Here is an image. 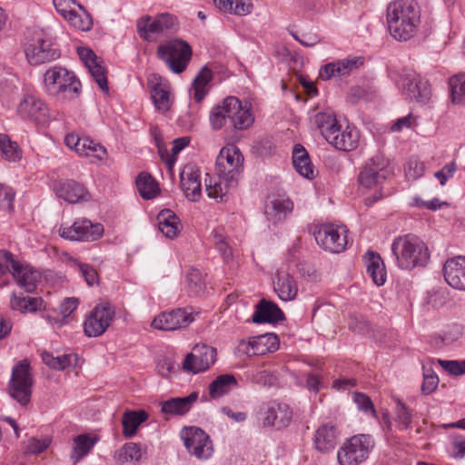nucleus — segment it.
<instances>
[{"mask_svg": "<svg viewBox=\"0 0 465 465\" xmlns=\"http://www.w3.org/2000/svg\"><path fill=\"white\" fill-rule=\"evenodd\" d=\"M244 158L240 149L234 144L224 146L216 159L215 173L217 180L213 183L205 179L208 197L216 201H225L229 191L235 187L243 170Z\"/></svg>", "mask_w": 465, "mask_h": 465, "instance_id": "obj_1", "label": "nucleus"}, {"mask_svg": "<svg viewBox=\"0 0 465 465\" xmlns=\"http://www.w3.org/2000/svg\"><path fill=\"white\" fill-rule=\"evenodd\" d=\"M386 23L390 35L405 42L414 37L421 23V9L416 0H394L387 5Z\"/></svg>", "mask_w": 465, "mask_h": 465, "instance_id": "obj_2", "label": "nucleus"}, {"mask_svg": "<svg viewBox=\"0 0 465 465\" xmlns=\"http://www.w3.org/2000/svg\"><path fill=\"white\" fill-rule=\"evenodd\" d=\"M391 252L398 267L402 270L423 267L430 259L427 246L413 234L395 238L391 243Z\"/></svg>", "mask_w": 465, "mask_h": 465, "instance_id": "obj_3", "label": "nucleus"}, {"mask_svg": "<svg viewBox=\"0 0 465 465\" xmlns=\"http://www.w3.org/2000/svg\"><path fill=\"white\" fill-rule=\"evenodd\" d=\"M80 87L81 83L74 73L64 67H50L44 74V90L57 99L75 98Z\"/></svg>", "mask_w": 465, "mask_h": 465, "instance_id": "obj_4", "label": "nucleus"}, {"mask_svg": "<svg viewBox=\"0 0 465 465\" xmlns=\"http://www.w3.org/2000/svg\"><path fill=\"white\" fill-rule=\"evenodd\" d=\"M375 447L372 436L357 434L346 440L340 447L337 459L340 465H360L366 461Z\"/></svg>", "mask_w": 465, "mask_h": 465, "instance_id": "obj_5", "label": "nucleus"}, {"mask_svg": "<svg viewBox=\"0 0 465 465\" xmlns=\"http://www.w3.org/2000/svg\"><path fill=\"white\" fill-rule=\"evenodd\" d=\"M395 82L402 96L407 100L427 104L431 98L429 82L421 79L411 70H403Z\"/></svg>", "mask_w": 465, "mask_h": 465, "instance_id": "obj_6", "label": "nucleus"}, {"mask_svg": "<svg viewBox=\"0 0 465 465\" xmlns=\"http://www.w3.org/2000/svg\"><path fill=\"white\" fill-rule=\"evenodd\" d=\"M33 377L30 364L26 360L17 362L12 370L9 381V393L21 405H26L32 396Z\"/></svg>", "mask_w": 465, "mask_h": 465, "instance_id": "obj_7", "label": "nucleus"}, {"mask_svg": "<svg viewBox=\"0 0 465 465\" xmlns=\"http://www.w3.org/2000/svg\"><path fill=\"white\" fill-rule=\"evenodd\" d=\"M158 56L175 74L183 72L192 56L190 45L183 40L170 41L157 50Z\"/></svg>", "mask_w": 465, "mask_h": 465, "instance_id": "obj_8", "label": "nucleus"}, {"mask_svg": "<svg viewBox=\"0 0 465 465\" xmlns=\"http://www.w3.org/2000/svg\"><path fill=\"white\" fill-rule=\"evenodd\" d=\"M389 160L382 154H376L363 165L358 182L361 187L371 189L380 186L391 174Z\"/></svg>", "mask_w": 465, "mask_h": 465, "instance_id": "obj_9", "label": "nucleus"}, {"mask_svg": "<svg viewBox=\"0 0 465 465\" xmlns=\"http://www.w3.org/2000/svg\"><path fill=\"white\" fill-rule=\"evenodd\" d=\"M181 439L188 452L198 460H207L213 453V445L210 436L198 427L183 428Z\"/></svg>", "mask_w": 465, "mask_h": 465, "instance_id": "obj_10", "label": "nucleus"}, {"mask_svg": "<svg viewBox=\"0 0 465 465\" xmlns=\"http://www.w3.org/2000/svg\"><path fill=\"white\" fill-rule=\"evenodd\" d=\"M347 233L348 230L344 225L327 223L321 225L314 232V238L322 249L340 253L347 247Z\"/></svg>", "mask_w": 465, "mask_h": 465, "instance_id": "obj_11", "label": "nucleus"}, {"mask_svg": "<svg viewBox=\"0 0 465 465\" xmlns=\"http://www.w3.org/2000/svg\"><path fill=\"white\" fill-rule=\"evenodd\" d=\"M104 226L90 220L83 218L77 219L73 224H62L58 230L61 237L70 241H86L93 242L102 236Z\"/></svg>", "mask_w": 465, "mask_h": 465, "instance_id": "obj_12", "label": "nucleus"}, {"mask_svg": "<svg viewBox=\"0 0 465 465\" xmlns=\"http://www.w3.org/2000/svg\"><path fill=\"white\" fill-rule=\"evenodd\" d=\"M115 315V310L108 302L97 304L86 317L84 322V331L88 337L103 335L111 325Z\"/></svg>", "mask_w": 465, "mask_h": 465, "instance_id": "obj_13", "label": "nucleus"}, {"mask_svg": "<svg viewBox=\"0 0 465 465\" xmlns=\"http://www.w3.org/2000/svg\"><path fill=\"white\" fill-rule=\"evenodd\" d=\"M27 61L32 65H39L57 60L61 53L50 37L39 36L25 49Z\"/></svg>", "mask_w": 465, "mask_h": 465, "instance_id": "obj_14", "label": "nucleus"}, {"mask_svg": "<svg viewBox=\"0 0 465 465\" xmlns=\"http://www.w3.org/2000/svg\"><path fill=\"white\" fill-rule=\"evenodd\" d=\"M216 360V350L206 344H196L185 356L183 369L193 374L205 371Z\"/></svg>", "mask_w": 465, "mask_h": 465, "instance_id": "obj_15", "label": "nucleus"}, {"mask_svg": "<svg viewBox=\"0 0 465 465\" xmlns=\"http://www.w3.org/2000/svg\"><path fill=\"white\" fill-rule=\"evenodd\" d=\"M279 349V339L274 333H265L250 338L247 341H241L238 345L239 351L248 355H264L274 352Z\"/></svg>", "mask_w": 465, "mask_h": 465, "instance_id": "obj_16", "label": "nucleus"}, {"mask_svg": "<svg viewBox=\"0 0 465 465\" xmlns=\"http://www.w3.org/2000/svg\"><path fill=\"white\" fill-rule=\"evenodd\" d=\"M227 104V117L232 126L236 130H246L254 122L251 104L245 102L242 104L237 97L229 96Z\"/></svg>", "mask_w": 465, "mask_h": 465, "instance_id": "obj_17", "label": "nucleus"}, {"mask_svg": "<svg viewBox=\"0 0 465 465\" xmlns=\"http://www.w3.org/2000/svg\"><path fill=\"white\" fill-rule=\"evenodd\" d=\"M193 321V317L191 312L178 308L159 314L153 319L152 326L161 331H174L187 327Z\"/></svg>", "mask_w": 465, "mask_h": 465, "instance_id": "obj_18", "label": "nucleus"}, {"mask_svg": "<svg viewBox=\"0 0 465 465\" xmlns=\"http://www.w3.org/2000/svg\"><path fill=\"white\" fill-rule=\"evenodd\" d=\"M77 54L98 86L104 92H108L106 70L103 64V60L89 47H78Z\"/></svg>", "mask_w": 465, "mask_h": 465, "instance_id": "obj_19", "label": "nucleus"}, {"mask_svg": "<svg viewBox=\"0 0 465 465\" xmlns=\"http://www.w3.org/2000/svg\"><path fill=\"white\" fill-rule=\"evenodd\" d=\"M17 114L21 118L38 124L45 123L49 117V110L39 98L26 94L17 106Z\"/></svg>", "mask_w": 465, "mask_h": 465, "instance_id": "obj_20", "label": "nucleus"}, {"mask_svg": "<svg viewBox=\"0 0 465 465\" xmlns=\"http://www.w3.org/2000/svg\"><path fill=\"white\" fill-rule=\"evenodd\" d=\"M363 64L361 57H350L331 62L321 67L319 76L327 81L334 77L347 76Z\"/></svg>", "mask_w": 465, "mask_h": 465, "instance_id": "obj_21", "label": "nucleus"}, {"mask_svg": "<svg viewBox=\"0 0 465 465\" xmlns=\"http://www.w3.org/2000/svg\"><path fill=\"white\" fill-rule=\"evenodd\" d=\"M181 188L191 202H197L202 196L200 171L193 163H187L180 173Z\"/></svg>", "mask_w": 465, "mask_h": 465, "instance_id": "obj_22", "label": "nucleus"}, {"mask_svg": "<svg viewBox=\"0 0 465 465\" xmlns=\"http://www.w3.org/2000/svg\"><path fill=\"white\" fill-rule=\"evenodd\" d=\"M443 275L450 286L465 291V256L447 260L443 266Z\"/></svg>", "mask_w": 465, "mask_h": 465, "instance_id": "obj_23", "label": "nucleus"}, {"mask_svg": "<svg viewBox=\"0 0 465 465\" xmlns=\"http://www.w3.org/2000/svg\"><path fill=\"white\" fill-rule=\"evenodd\" d=\"M359 138L357 130L350 126L341 130L338 124L332 133L327 134L326 141L338 150L349 152L357 148Z\"/></svg>", "mask_w": 465, "mask_h": 465, "instance_id": "obj_24", "label": "nucleus"}, {"mask_svg": "<svg viewBox=\"0 0 465 465\" xmlns=\"http://www.w3.org/2000/svg\"><path fill=\"white\" fill-rule=\"evenodd\" d=\"M151 96L157 110L166 112L171 106L170 84L157 74H152L148 79Z\"/></svg>", "mask_w": 465, "mask_h": 465, "instance_id": "obj_25", "label": "nucleus"}, {"mask_svg": "<svg viewBox=\"0 0 465 465\" xmlns=\"http://www.w3.org/2000/svg\"><path fill=\"white\" fill-rule=\"evenodd\" d=\"M198 399V393L193 391L186 397L171 398L161 401V412L168 416H183L189 412Z\"/></svg>", "mask_w": 465, "mask_h": 465, "instance_id": "obj_26", "label": "nucleus"}, {"mask_svg": "<svg viewBox=\"0 0 465 465\" xmlns=\"http://www.w3.org/2000/svg\"><path fill=\"white\" fill-rule=\"evenodd\" d=\"M292 208V202L285 195L272 196L265 203L264 213L268 220L276 223L284 219Z\"/></svg>", "mask_w": 465, "mask_h": 465, "instance_id": "obj_27", "label": "nucleus"}, {"mask_svg": "<svg viewBox=\"0 0 465 465\" xmlns=\"http://www.w3.org/2000/svg\"><path fill=\"white\" fill-rule=\"evenodd\" d=\"M292 418V411L288 405L274 402L268 407L263 423L282 429L290 424Z\"/></svg>", "mask_w": 465, "mask_h": 465, "instance_id": "obj_28", "label": "nucleus"}, {"mask_svg": "<svg viewBox=\"0 0 465 465\" xmlns=\"http://www.w3.org/2000/svg\"><path fill=\"white\" fill-rule=\"evenodd\" d=\"M284 319L282 311L272 302L262 299L252 315L254 323H273Z\"/></svg>", "mask_w": 465, "mask_h": 465, "instance_id": "obj_29", "label": "nucleus"}, {"mask_svg": "<svg viewBox=\"0 0 465 465\" xmlns=\"http://www.w3.org/2000/svg\"><path fill=\"white\" fill-rule=\"evenodd\" d=\"M12 275L16 280L17 284L27 292H34L40 280V273L37 271L29 266H24L18 262L13 263Z\"/></svg>", "mask_w": 465, "mask_h": 465, "instance_id": "obj_30", "label": "nucleus"}, {"mask_svg": "<svg viewBox=\"0 0 465 465\" xmlns=\"http://www.w3.org/2000/svg\"><path fill=\"white\" fill-rule=\"evenodd\" d=\"M338 441V431L335 426L323 424L318 428L314 435L315 448L321 452H329L335 448Z\"/></svg>", "mask_w": 465, "mask_h": 465, "instance_id": "obj_31", "label": "nucleus"}, {"mask_svg": "<svg viewBox=\"0 0 465 465\" xmlns=\"http://www.w3.org/2000/svg\"><path fill=\"white\" fill-rule=\"evenodd\" d=\"M366 270L369 276L372 279L373 282L381 286L386 282V269L384 262L380 254L368 251L364 256Z\"/></svg>", "mask_w": 465, "mask_h": 465, "instance_id": "obj_32", "label": "nucleus"}, {"mask_svg": "<svg viewBox=\"0 0 465 465\" xmlns=\"http://www.w3.org/2000/svg\"><path fill=\"white\" fill-rule=\"evenodd\" d=\"M213 79V72L207 66H203L194 77L191 96L195 102L201 103L210 91V83Z\"/></svg>", "mask_w": 465, "mask_h": 465, "instance_id": "obj_33", "label": "nucleus"}, {"mask_svg": "<svg viewBox=\"0 0 465 465\" xmlns=\"http://www.w3.org/2000/svg\"><path fill=\"white\" fill-rule=\"evenodd\" d=\"M274 291L284 302L292 301L298 294V286L294 278L287 272H278L274 282Z\"/></svg>", "mask_w": 465, "mask_h": 465, "instance_id": "obj_34", "label": "nucleus"}, {"mask_svg": "<svg viewBox=\"0 0 465 465\" xmlns=\"http://www.w3.org/2000/svg\"><path fill=\"white\" fill-rule=\"evenodd\" d=\"M292 163L302 176L312 179L314 176L313 165L306 149L302 144H295L292 150Z\"/></svg>", "mask_w": 465, "mask_h": 465, "instance_id": "obj_35", "label": "nucleus"}, {"mask_svg": "<svg viewBox=\"0 0 465 465\" xmlns=\"http://www.w3.org/2000/svg\"><path fill=\"white\" fill-rule=\"evenodd\" d=\"M158 227L163 234L170 239L179 233V218L170 209L163 210L157 215Z\"/></svg>", "mask_w": 465, "mask_h": 465, "instance_id": "obj_36", "label": "nucleus"}, {"mask_svg": "<svg viewBox=\"0 0 465 465\" xmlns=\"http://www.w3.org/2000/svg\"><path fill=\"white\" fill-rule=\"evenodd\" d=\"M87 194L86 188L75 181H67L62 183L57 190V195L71 203L84 199Z\"/></svg>", "mask_w": 465, "mask_h": 465, "instance_id": "obj_37", "label": "nucleus"}, {"mask_svg": "<svg viewBox=\"0 0 465 465\" xmlns=\"http://www.w3.org/2000/svg\"><path fill=\"white\" fill-rule=\"evenodd\" d=\"M10 307L13 311L22 313L35 312L45 309L44 301L41 297H24L15 293L11 298Z\"/></svg>", "mask_w": 465, "mask_h": 465, "instance_id": "obj_38", "label": "nucleus"}, {"mask_svg": "<svg viewBox=\"0 0 465 465\" xmlns=\"http://www.w3.org/2000/svg\"><path fill=\"white\" fill-rule=\"evenodd\" d=\"M97 440L89 434H80L74 438V446L70 455L74 463L79 462L94 447Z\"/></svg>", "mask_w": 465, "mask_h": 465, "instance_id": "obj_39", "label": "nucleus"}, {"mask_svg": "<svg viewBox=\"0 0 465 465\" xmlns=\"http://www.w3.org/2000/svg\"><path fill=\"white\" fill-rule=\"evenodd\" d=\"M237 386V381L232 374H222L209 385V394L212 399L220 398L229 393Z\"/></svg>", "mask_w": 465, "mask_h": 465, "instance_id": "obj_40", "label": "nucleus"}, {"mask_svg": "<svg viewBox=\"0 0 465 465\" xmlns=\"http://www.w3.org/2000/svg\"><path fill=\"white\" fill-rule=\"evenodd\" d=\"M148 414L144 411H127L124 413L122 419L123 434L125 438L133 437L140 424L147 420Z\"/></svg>", "mask_w": 465, "mask_h": 465, "instance_id": "obj_41", "label": "nucleus"}, {"mask_svg": "<svg viewBox=\"0 0 465 465\" xmlns=\"http://www.w3.org/2000/svg\"><path fill=\"white\" fill-rule=\"evenodd\" d=\"M79 301L76 298H66L59 307L57 316L46 315V321L53 326L61 327L68 322L69 316L77 309Z\"/></svg>", "mask_w": 465, "mask_h": 465, "instance_id": "obj_42", "label": "nucleus"}, {"mask_svg": "<svg viewBox=\"0 0 465 465\" xmlns=\"http://www.w3.org/2000/svg\"><path fill=\"white\" fill-rule=\"evenodd\" d=\"M146 454V448L139 443H125L119 450L117 460L121 463L140 462Z\"/></svg>", "mask_w": 465, "mask_h": 465, "instance_id": "obj_43", "label": "nucleus"}, {"mask_svg": "<svg viewBox=\"0 0 465 465\" xmlns=\"http://www.w3.org/2000/svg\"><path fill=\"white\" fill-rule=\"evenodd\" d=\"M216 7L223 13L246 15L252 10L251 0H213Z\"/></svg>", "mask_w": 465, "mask_h": 465, "instance_id": "obj_44", "label": "nucleus"}, {"mask_svg": "<svg viewBox=\"0 0 465 465\" xmlns=\"http://www.w3.org/2000/svg\"><path fill=\"white\" fill-rule=\"evenodd\" d=\"M311 122L326 139L328 133H332L339 124L336 116L330 112H319L311 117Z\"/></svg>", "mask_w": 465, "mask_h": 465, "instance_id": "obj_45", "label": "nucleus"}, {"mask_svg": "<svg viewBox=\"0 0 465 465\" xmlns=\"http://www.w3.org/2000/svg\"><path fill=\"white\" fill-rule=\"evenodd\" d=\"M136 186L140 195L143 199H153L159 193L158 183L146 173H142L136 179Z\"/></svg>", "mask_w": 465, "mask_h": 465, "instance_id": "obj_46", "label": "nucleus"}, {"mask_svg": "<svg viewBox=\"0 0 465 465\" xmlns=\"http://www.w3.org/2000/svg\"><path fill=\"white\" fill-rule=\"evenodd\" d=\"M43 361L50 368L55 370H64L70 366L76 364V354H63L54 356L52 353L45 351L42 353Z\"/></svg>", "mask_w": 465, "mask_h": 465, "instance_id": "obj_47", "label": "nucleus"}, {"mask_svg": "<svg viewBox=\"0 0 465 465\" xmlns=\"http://www.w3.org/2000/svg\"><path fill=\"white\" fill-rule=\"evenodd\" d=\"M73 150L81 156H96L99 160H103L106 155V149L104 146L87 137L81 138L79 146H74Z\"/></svg>", "mask_w": 465, "mask_h": 465, "instance_id": "obj_48", "label": "nucleus"}, {"mask_svg": "<svg viewBox=\"0 0 465 465\" xmlns=\"http://www.w3.org/2000/svg\"><path fill=\"white\" fill-rule=\"evenodd\" d=\"M77 6L80 10V13H77L74 10L65 20L78 30L84 32L90 31L93 27V18L91 15L82 5L78 4Z\"/></svg>", "mask_w": 465, "mask_h": 465, "instance_id": "obj_49", "label": "nucleus"}, {"mask_svg": "<svg viewBox=\"0 0 465 465\" xmlns=\"http://www.w3.org/2000/svg\"><path fill=\"white\" fill-rule=\"evenodd\" d=\"M450 88L452 103L465 105V73L450 77Z\"/></svg>", "mask_w": 465, "mask_h": 465, "instance_id": "obj_50", "label": "nucleus"}, {"mask_svg": "<svg viewBox=\"0 0 465 465\" xmlns=\"http://www.w3.org/2000/svg\"><path fill=\"white\" fill-rule=\"evenodd\" d=\"M228 100L229 96L224 98L222 103L213 106L210 112L209 120L213 130L222 129L228 120L226 104V102H229Z\"/></svg>", "mask_w": 465, "mask_h": 465, "instance_id": "obj_51", "label": "nucleus"}, {"mask_svg": "<svg viewBox=\"0 0 465 465\" xmlns=\"http://www.w3.org/2000/svg\"><path fill=\"white\" fill-rule=\"evenodd\" d=\"M0 156L9 162H16L21 158V150L17 143L4 134H0Z\"/></svg>", "mask_w": 465, "mask_h": 465, "instance_id": "obj_52", "label": "nucleus"}, {"mask_svg": "<svg viewBox=\"0 0 465 465\" xmlns=\"http://www.w3.org/2000/svg\"><path fill=\"white\" fill-rule=\"evenodd\" d=\"M137 30L139 35L147 41H152L153 35L161 33L157 18L153 19L149 15L138 20Z\"/></svg>", "mask_w": 465, "mask_h": 465, "instance_id": "obj_53", "label": "nucleus"}, {"mask_svg": "<svg viewBox=\"0 0 465 465\" xmlns=\"http://www.w3.org/2000/svg\"><path fill=\"white\" fill-rule=\"evenodd\" d=\"M186 284L189 291L193 295L201 294L205 288V283L203 282L201 272L194 268L191 269L187 272Z\"/></svg>", "mask_w": 465, "mask_h": 465, "instance_id": "obj_54", "label": "nucleus"}, {"mask_svg": "<svg viewBox=\"0 0 465 465\" xmlns=\"http://www.w3.org/2000/svg\"><path fill=\"white\" fill-rule=\"evenodd\" d=\"M353 401L355 402L359 411L367 415L376 417L377 413L374 405L369 396L361 392H354Z\"/></svg>", "mask_w": 465, "mask_h": 465, "instance_id": "obj_55", "label": "nucleus"}, {"mask_svg": "<svg viewBox=\"0 0 465 465\" xmlns=\"http://www.w3.org/2000/svg\"><path fill=\"white\" fill-rule=\"evenodd\" d=\"M395 415L396 421L401 430H407L410 428L411 413L407 406L400 400L396 402Z\"/></svg>", "mask_w": 465, "mask_h": 465, "instance_id": "obj_56", "label": "nucleus"}, {"mask_svg": "<svg viewBox=\"0 0 465 465\" xmlns=\"http://www.w3.org/2000/svg\"><path fill=\"white\" fill-rule=\"evenodd\" d=\"M463 334V326L459 323H452L442 331L441 340L445 344H450L458 341Z\"/></svg>", "mask_w": 465, "mask_h": 465, "instance_id": "obj_57", "label": "nucleus"}, {"mask_svg": "<svg viewBox=\"0 0 465 465\" xmlns=\"http://www.w3.org/2000/svg\"><path fill=\"white\" fill-rule=\"evenodd\" d=\"M156 368L161 376L169 377L176 372L179 365L170 357H162L158 359Z\"/></svg>", "mask_w": 465, "mask_h": 465, "instance_id": "obj_58", "label": "nucleus"}, {"mask_svg": "<svg viewBox=\"0 0 465 465\" xmlns=\"http://www.w3.org/2000/svg\"><path fill=\"white\" fill-rule=\"evenodd\" d=\"M439 364L451 375L459 376L465 374L464 361L438 360Z\"/></svg>", "mask_w": 465, "mask_h": 465, "instance_id": "obj_59", "label": "nucleus"}, {"mask_svg": "<svg viewBox=\"0 0 465 465\" xmlns=\"http://www.w3.org/2000/svg\"><path fill=\"white\" fill-rule=\"evenodd\" d=\"M424 171V163L417 159H410L405 166L406 176L411 180L421 177Z\"/></svg>", "mask_w": 465, "mask_h": 465, "instance_id": "obj_60", "label": "nucleus"}, {"mask_svg": "<svg viewBox=\"0 0 465 465\" xmlns=\"http://www.w3.org/2000/svg\"><path fill=\"white\" fill-rule=\"evenodd\" d=\"M439 378L432 371L423 374V382L421 391L423 394L429 395L432 393L438 387Z\"/></svg>", "mask_w": 465, "mask_h": 465, "instance_id": "obj_61", "label": "nucleus"}, {"mask_svg": "<svg viewBox=\"0 0 465 465\" xmlns=\"http://www.w3.org/2000/svg\"><path fill=\"white\" fill-rule=\"evenodd\" d=\"M457 171V165L455 162H451L444 165L440 171L434 173V177L437 178L441 186H444L447 181L452 178Z\"/></svg>", "mask_w": 465, "mask_h": 465, "instance_id": "obj_62", "label": "nucleus"}, {"mask_svg": "<svg viewBox=\"0 0 465 465\" xmlns=\"http://www.w3.org/2000/svg\"><path fill=\"white\" fill-rule=\"evenodd\" d=\"M50 443L51 440L48 437L43 439L33 438L28 440L26 450L29 453L38 454L45 451Z\"/></svg>", "mask_w": 465, "mask_h": 465, "instance_id": "obj_63", "label": "nucleus"}, {"mask_svg": "<svg viewBox=\"0 0 465 465\" xmlns=\"http://www.w3.org/2000/svg\"><path fill=\"white\" fill-rule=\"evenodd\" d=\"M56 11L66 19L74 11V5L78 4L74 0H53Z\"/></svg>", "mask_w": 465, "mask_h": 465, "instance_id": "obj_64", "label": "nucleus"}]
</instances>
